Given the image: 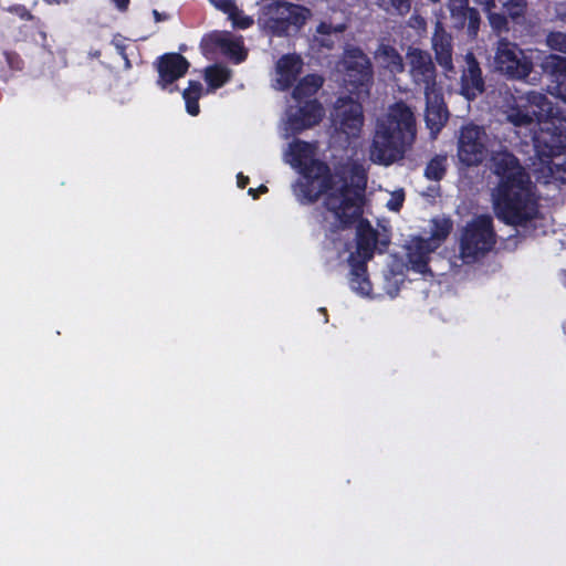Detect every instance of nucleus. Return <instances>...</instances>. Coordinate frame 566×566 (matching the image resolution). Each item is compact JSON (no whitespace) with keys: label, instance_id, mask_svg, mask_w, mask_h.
Here are the masks:
<instances>
[{"label":"nucleus","instance_id":"nucleus-5","mask_svg":"<svg viewBox=\"0 0 566 566\" xmlns=\"http://www.w3.org/2000/svg\"><path fill=\"white\" fill-rule=\"evenodd\" d=\"M416 134V118L412 111L403 103L390 106L377 120L369 148L370 160L382 166H390L401 160L413 145Z\"/></svg>","mask_w":566,"mask_h":566},{"label":"nucleus","instance_id":"nucleus-31","mask_svg":"<svg viewBox=\"0 0 566 566\" xmlns=\"http://www.w3.org/2000/svg\"><path fill=\"white\" fill-rule=\"evenodd\" d=\"M486 13H488V18H489L490 24L492 25L493 29L502 30L503 28H505L506 20L504 18V15L497 14V13H493L492 10L490 12H486Z\"/></svg>","mask_w":566,"mask_h":566},{"label":"nucleus","instance_id":"nucleus-10","mask_svg":"<svg viewBox=\"0 0 566 566\" xmlns=\"http://www.w3.org/2000/svg\"><path fill=\"white\" fill-rule=\"evenodd\" d=\"M494 64L502 73L518 80L526 78L533 70L532 60L516 44L506 40L499 41Z\"/></svg>","mask_w":566,"mask_h":566},{"label":"nucleus","instance_id":"nucleus-6","mask_svg":"<svg viewBox=\"0 0 566 566\" xmlns=\"http://www.w3.org/2000/svg\"><path fill=\"white\" fill-rule=\"evenodd\" d=\"M322 85L323 80L317 75H307L297 83L293 90L295 105L286 109L281 123V134L284 138L312 128L323 119L324 108L314 98Z\"/></svg>","mask_w":566,"mask_h":566},{"label":"nucleus","instance_id":"nucleus-7","mask_svg":"<svg viewBox=\"0 0 566 566\" xmlns=\"http://www.w3.org/2000/svg\"><path fill=\"white\" fill-rule=\"evenodd\" d=\"M360 217L361 214L354 220V222H358V235L355 251L352 250V247L346 245V251L349 252L347 261L350 265L349 286L354 293L361 297H374L365 263L373 256L376 245V235L370 224L360 220ZM350 223H353V221Z\"/></svg>","mask_w":566,"mask_h":566},{"label":"nucleus","instance_id":"nucleus-19","mask_svg":"<svg viewBox=\"0 0 566 566\" xmlns=\"http://www.w3.org/2000/svg\"><path fill=\"white\" fill-rule=\"evenodd\" d=\"M432 48L436 52L438 63L446 71H452L453 66L451 36L443 29L441 21L436 23V30L432 36Z\"/></svg>","mask_w":566,"mask_h":566},{"label":"nucleus","instance_id":"nucleus-27","mask_svg":"<svg viewBox=\"0 0 566 566\" xmlns=\"http://www.w3.org/2000/svg\"><path fill=\"white\" fill-rule=\"evenodd\" d=\"M380 9L390 14H406L410 9V0H377Z\"/></svg>","mask_w":566,"mask_h":566},{"label":"nucleus","instance_id":"nucleus-22","mask_svg":"<svg viewBox=\"0 0 566 566\" xmlns=\"http://www.w3.org/2000/svg\"><path fill=\"white\" fill-rule=\"evenodd\" d=\"M214 41L220 51L233 59L237 63L245 59V50L240 38H234L229 33L214 35Z\"/></svg>","mask_w":566,"mask_h":566},{"label":"nucleus","instance_id":"nucleus-13","mask_svg":"<svg viewBox=\"0 0 566 566\" xmlns=\"http://www.w3.org/2000/svg\"><path fill=\"white\" fill-rule=\"evenodd\" d=\"M541 67L549 78L547 92L566 104V57L555 54L546 55Z\"/></svg>","mask_w":566,"mask_h":566},{"label":"nucleus","instance_id":"nucleus-24","mask_svg":"<svg viewBox=\"0 0 566 566\" xmlns=\"http://www.w3.org/2000/svg\"><path fill=\"white\" fill-rule=\"evenodd\" d=\"M203 93V87L199 82H189L188 88L182 93L186 103V109L189 115L196 116L199 114L198 99Z\"/></svg>","mask_w":566,"mask_h":566},{"label":"nucleus","instance_id":"nucleus-30","mask_svg":"<svg viewBox=\"0 0 566 566\" xmlns=\"http://www.w3.org/2000/svg\"><path fill=\"white\" fill-rule=\"evenodd\" d=\"M390 198L386 202V206L391 211H398L403 201H405V192L402 189L395 190L389 193Z\"/></svg>","mask_w":566,"mask_h":566},{"label":"nucleus","instance_id":"nucleus-29","mask_svg":"<svg viewBox=\"0 0 566 566\" xmlns=\"http://www.w3.org/2000/svg\"><path fill=\"white\" fill-rule=\"evenodd\" d=\"M506 12L511 18L516 19L524 14L526 2L524 0H510L506 4Z\"/></svg>","mask_w":566,"mask_h":566},{"label":"nucleus","instance_id":"nucleus-33","mask_svg":"<svg viewBox=\"0 0 566 566\" xmlns=\"http://www.w3.org/2000/svg\"><path fill=\"white\" fill-rule=\"evenodd\" d=\"M473 2L482 7L485 12H490L493 8H495V0H473Z\"/></svg>","mask_w":566,"mask_h":566},{"label":"nucleus","instance_id":"nucleus-20","mask_svg":"<svg viewBox=\"0 0 566 566\" xmlns=\"http://www.w3.org/2000/svg\"><path fill=\"white\" fill-rule=\"evenodd\" d=\"M374 59L376 65L389 74L395 75L401 73L403 70L401 55L389 44H379L378 49L375 51Z\"/></svg>","mask_w":566,"mask_h":566},{"label":"nucleus","instance_id":"nucleus-3","mask_svg":"<svg viewBox=\"0 0 566 566\" xmlns=\"http://www.w3.org/2000/svg\"><path fill=\"white\" fill-rule=\"evenodd\" d=\"M492 169L499 184L492 192L496 216L504 222L536 232L545 223L539 214L532 185L524 169L507 151L495 153Z\"/></svg>","mask_w":566,"mask_h":566},{"label":"nucleus","instance_id":"nucleus-8","mask_svg":"<svg viewBox=\"0 0 566 566\" xmlns=\"http://www.w3.org/2000/svg\"><path fill=\"white\" fill-rule=\"evenodd\" d=\"M495 243L492 219L479 216L462 230L460 237V256L464 263H471L485 255Z\"/></svg>","mask_w":566,"mask_h":566},{"label":"nucleus","instance_id":"nucleus-1","mask_svg":"<svg viewBox=\"0 0 566 566\" xmlns=\"http://www.w3.org/2000/svg\"><path fill=\"white\" fill-rule=\"evenodd\" d=\"M316 154V145L303 140H294L285 150L284 161L301 175L293 193L303 205L322 199L326 208L324 227L331 231L343 229L364 213L365 168L354 166L348 185L347 179L331 175Z\"/></svg>","mask_w":566,"mask_h":566},{"label":"nucleus","instance_id":"nucleus-38","mask_svg":"<svg viewBox=\"0 0 566 566\" xmlns=\"http://www.w3.org/2000/svg\"><path fill=\"white\" fill-rule=\"evenodd\" d=\"M46 2H49V3H53V2H56V3H67L69 0H46Z\"/></svg>","mask_w":566,"mask_h":566},{"label":"nucleus","instance_id":"nucleus-9","mask_svg":"<svg viewBox=\"0 0 566 566\" xmlns=\"http://www.w3.org/2000/svg\"><path fill=\"white\" fill-rule=\"evenodd\" d=\"M452 228L450 220L441 218L431 221L430 239L415 238L408 245V261L419 273L427 272L428 255L448 237Z\"/></svg>","mask_w":566,"mask_h":566},{"label":"nucleus","instance_id":"nucleus-32","mask_svg":"<svg viewBox=\"0 0 566 566\" xmlns=\"http://www.w3.org/2000/svg\"><path fill=\"white\" fill-rule=\"evenodd\" d=\"M343 30H344V25H342V24L332 25V24H327L325 22L321 23L317 28V32L319 34H332V33L338 34V33H342Z\"/></svg>","mask_w":566,"mask_h":566},{"label":"nucleus","instance_id":"nucleus-16","mask_svg":"<svg viewBox=\"0 0 566 566\" xmlns=\"http://www.w3.org/2000/svg\"><path fill=\"white\" fill-rule=\"evenodd\" d=\"M188 61L177 53L166 54L158 63L159 85L166 88L176 80L182 77L188 71Z\"/></svg>","mask_w":566,"mask_h":566},{"label":"nucleus","instance_id":"nucleus-37","mask_svg":"<svg viewBox=\"0 0 566 566\" xmlns=\"http://www.w3.org/2000/svg\"><path fill=\"white\" fill-rule=\"evenodd\" d=\"M153 14H154V18H155L156 22H160V21H164V20L168 19V17L166 14H161L157 10H154Z\"/></svg>","mask_w":566,"mask_h":566},{"label":"nucleus","instance_id":"nucleus-35","mask_svg":"<svg viewBox=\"0 0 566 566\" xmlns=\"http://www.w3.org/2000/svg\"><path fill=\"white\" fill-rule=\"evenodd\" d=\"M115 6L119 9V10H125L127 9L128 7V3H129V0H113Z\"/></svg>","mask_w":566,"mask_h":566},{"label":"nucleus","instance_id":"nucleus-25","mask_svg":"<svg viewBox=\"0 0 566 566\" xmlns=\"http://www.w3.org/2000/svg\"><path fill=\"white\" fill-rule=\"evenodd\" d=\"M447 167V156L438 155L427 165L424 175L428 179L439 180L443 177Z\"/></svg>","mask_w":566,"mask_h":566},{"label":"nucleus","instance_id":"nucleus-34","mask_svg":"<svg viewBox=\"0 0 566 566\" xmlns=\"http://www.w3.org/2000/svg\"><path fill=\"white\" fill-rule=\"evenodd\" d=\"M268 189L265 186H261L259 187L258 189H254V188H250L249 189V195H251L254 199L258 197L259 193H263L265 192Z\"/></svg>","mask_w":566,"mask_h":566},{"label":"nucleus","instance_id":"nucleus-18","mask_svg":"<svg viewBox=\"0 0 566 566\" xmlns=\"http://www.w3.org/2000/svg\"><path fill=\"white\" fill-rule=\"evenodd\" d=\"M467 67L461 77V94L473 99L483 92L481 70L472 53L465 55Z\"/></svg>","mask_w":566,"mask_h":566},{"label":"nucleus","instance_id":"nucleus-4","mask_svg":"<svg viewBox=\"0 0 566 566\" xmlns=\"http://www.w3.org/2000/svg\"><path fill=\"white\" fill-rule=\"evenodd\" d=\"M340 67L339 71L345 73V87L353 96H342L337 99L333 122L336 130L347 138H354L359 136L364 125L363 109L358 101L364 99L369 94L370 63L359 49L354 48L345 52Z\"/></svg>","mask_w":566,"mask_h":566},{"label":"nucleus","instance_id":"nucleus-14","mask_svg":"<svg viewBox=\"0 0 566 566\" xmlns=\"http://www.w3.org/2000/svg\"><path fill=\"white\" fill-rule=\"evenodd\" d=\"M448 8L453 27L457 29L468 28L469 34L475 36L481 18L474 8L469 7V0H448Z\"/></svg>","mask_w":566,"mask_h":566},{"label":"nucleus","instance_id":"nucleus-23","mask_svg":"<svg viewBox=\"0 0 566 566\" xmlns=\"http://www.w3.org/2000/svg\"><path fill=\"white\" fill-rule=\"evenodd\" d=\"M231 76V72L220 65L209 66L205 71V81L208 84V91L214 92L219 87L223 86Z\"/></svg>","mask_w":566,"mask_h":566},{"label":"nucleus","instance_id":"nucleus-21","mask_svg":"<svg viewBox=\"0 0 566 566\" xmlns=\"http://www.w3.org/2000/svg\"><path fill=\"white\" fill-rule=\"evenodd\" d=\"M212 6L228 15L234 28L248 29L253 24V19L245 15L233 0H210Z\"/></svg>","mask_w":566,"mask_h":566},{"label":"nucleus","instance_id":"nucleus-12","mask_svg":"<svg viewBox=\"0 0 566 566\" xmlns=\"http://www.w3.org/2000/svg\"><path fill=\"white\" fill-rule=\"evenodd\" d=\"M409 74L415 84L423 87L424 94L439 90L436 84L434 65L428 52L409 48L406 54Z\"/></svg>","mask_w":566,"mask_h":566},{"label":"nucleus","instance_id":"nucleus-2","mask_svg":"<svg viewBox=\"0 0 566 566\" xmlns=\"http://www.w3.org/2000/svg\"><path fill=\"white\" fill-rule=\"evenodd\" d=\"M505 119L530 133L536 153L533 172L538 181L566 184V119L539 92L507 95L501 105Z\"/></svg>","mask_w":566,"mask_h":566},{"label":"nucleus","instance_id":"nucleus-28","mask_svg":"<svg viewBox=\"0 0 566 566\" xmlns=\"http://www.w3.org/2000/svg\"><path fill=\"white\" fill-rule=\"evenodd\" d=\"M546 44L552 50L566 53V33L551 32L546 38Z\"/></svg>","mask_w":566,"mask_h":566},{"label":"nucleus","instance_id":"nucleus-26","mask_svg":"<svg viewBox=\"0 0 566 566\" xmlns=\"http://www.w3.org/2000/svg\"><path fill=\"white\" fill-rule=\"evenodd\" d=\"M403 282V274L400 272H392L386 273L384 275V290L385 294L389 297H395L398 295V292L400 290V285Z\"/></svg>","mask_w":566,"mask_h":566},{"label":"nucleus","instance_id":"nucleus-15","mask_svg":"<svg viewBox=\"0 0 566 566\" xmlns=\"http://www.w3.org/2000/svg\"><path fill=\"white\" fill-rule=\"evenodd\" d=\"M303 62L298 55H283L275 64L272 75V86L279 91L287 90L301 73Z\"/></svg>","mask_w":566,"mask_h":566},{"label":"nucleus","instance_id":"nucleus-17","mask_svg":"<svg viewBox=\"0 0 566 566\" xmlns=\"http://www.w3.org/2000/svg\"><path fill=\"white\" fill-rule=\"evenodd\" d=\"M424 95L427 101L426 123L431 134L436 136L448 119V111L446 109L440 88L428 92Z\"/></svg>","mask_w":566,"mask_h":566},{"label":"nucleus","instance_id":"nucleus-11","mask_svg":"<svg viewBox=\"0 0 566 566\" xmlns=\"http://www.w3.org/2000/svg\"><path fill=\"white\" fill-rule=\"evenodd\" d=\"M489 137L485 130L476 125L469 124L460 129L458 137V158L467 165L480 164L488 153Z\"/></svg>","mask_w":566,"mask_h":566},{"label":"nucleus","instance_id":"nucleus-36","mask_svg":"<svg viewBox=\"0 0 566 566\" xmlns=\"http://www.w3.org/2000/svg\"><path fill=\"white\" fill-rule=\"evenodd\" d=\"M249 181V178L243 176L242 174L238 175V187L244 188Z\"/></svg>","mask_w":566,"mask_h":566}]
</instances>
